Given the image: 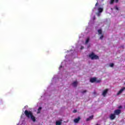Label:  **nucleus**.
Returning <instances> with one entry per match:
<instances>
[{"label":"nucleus","mask_w":125,"mask_h":125,"mask_svg":"<svg viewBox=\"0 0 125 125\" xmlns=\"http://www.w3.org/2000/svg\"><path fill=\"white\" fill-rule=\"evenodd\" d=\"M97 2L95 4V7L92 10L93 13H92L91 18L92 20H91L89 22V24H92L93 22V20H95V16L93 15V12H95L96 14L99 17L101 15V13L103 12V8L101 7L100 6L98 5V0Z\"/></svg>","instance_id":"nucleus-1"},{"label":"nucleus","mask_w":125,"mask_h":125,"mask_svg":"<svg viewBox=\"0 0 125 125\" xmlns=\"http://www.w3.org/2000/svg\"><path fill=\"white\" fill-rule=\"evenodd\" d=\"M24 114L25 115V116H26V117H27V118H29L30 119H31L32 121H33V122H36V118H35V117L34 116H33V114H32V112L31 111H29L27 110H26L24 112Z\"/></svg>","instance_id":"nucleus-2"},{"label":"nucleus","mask_w":125,"mask_h":125,"mask_svg":"<svg viewBox=\"0 0 125 125\" xmlns=\"http://www.w3.org/2000/svg\"><path fill=\"white\" fill-rule=\"evenodd\" d=\"M89 57L91 59V60L99 59V57L96 55H95L93 52H92L89 54Z\"/></svg>","instance_id":"nucleus-3"},{"label":"nucleus","mask_w":125,"mask_h":125,"mask_svg":"<svg viewBox=\"0 0 125 125\" xmlns=\"http://www.w3.org/2000/svg\"><path fill=\"white\" fill-rule=\"evenodd\" d=\"M71 63V61H69L68 62L64 61L62 62L60 67L59 70H62L63 68H64V65L65 66H67V64H70Z\"/></svg>","instance_id":"nucleus-4"},{"label":"nucleus","mask_w":125,"mask_h":125,"mask_svg":"<svg viewBox=\"0 0 125 125\" xmlns=\"http://www.w3.org/2000/svg\"><path fill=\"white\" fill-rule=\"evenodd\" d=\"M23 116H24V114H22L21 117V120L20 121L19 124L17 125H27L26 124V122H25V120L23 119Z\"/></svg>","instance_id":"nucleus-5"},{"label":"nucleus","mask_w":125,"mask_h":125,"mask_svg":"<svg viewBox=\"0 0 125 125\" xmlns=\"http://www.w3.org/2000/svg\"><path fill=\"white\" fill-rule=\"evenodd\" d=\"M108 91H109V89H106L103 91L102 95L104 96V97L106 96V94L108 93Z\"/></svg>","instance_id":"nucleus-6"},{"label":"nucleus","mask_w":125,"mask_h":125,"mask_svg":"<svg viewBox=\"0 0 125 125\" xmlns=\"http://www.w3.org/2000/svg\"><path fill=\"white\" fill-rule=\"evenodd\" d=\"M109 118L110 120H115V119H116V115L115 114V113L111 114L109 116Z\"/></svg>","instance_id":"nucleus-7"},{"label":"nucleus","mask_w":125,"mask_h":125,"mask_svg":"<svg viewBox=\"0 0 125 125\" xmlns=\"http://www.w3.org/2000/svg\"><path fill=\"white\" fill-rule=\"evenodd\" d=\"M121 112V110L120 109L115 110L114 112V114L117 115H120Z\"/></svg>","instance_id":"nucleus-8"},{"label":"nucleus","mask_w":125,"mask_h":125,"mask_svg":"<svg viewBox=\"0 0 125 125\" xmlns=\"http://www.w3.org/2000/svg\"><path fill=\"white\" fill-rule=\"evenodd\" d=\"M57 81H59L58 78H56V76H54V78H53L52 82L53 83H56Z\"/></svg>","instance_id":"nucleus-9"},{"label":"nucleus","mask_w":125,"mask_h":125,"mask_svg":"<svg viewBox=\"0 0 125 125\" xmlns=\"http://www.w3.org/2000/svg\"><path fill=\"white\" fill-rule=\"evenodd\" d=\"M125 87L122 88L117 94V95H120L121 93H123V92L125 90Z\"/></svg>","instance_id":"nucleus-10"},{"label":"nucleus","mask_w":125,"mask_h":125,"mask_svg":"<svg viewBox=\"0 0 125 125\" xmlns=\"http://www.w3.org/2000/svg\"><path fill=\"white\" fill-rule=\"evenodd\" d=\"M80 120H81V117H78L77 118L74 119V122L75 124H77L80 122Z\"/></svg>","instance_id":"nucleus-11"},{"label":"nucleus","mask_w":125,"mask_h":125,"mask_svg":"<svg viewBox=\"0 0 125 125\" xmlns=\"http://www.w3.org/2000/svg\"><path fill=\"white\" fill-rule=\"evenodd\" d=\"M72 85L74 87H77V85H78V82L74 81L73 83H72Z\"/></svg>","instance_id":"nucleus-12"},{"label":"nucleus","mask_w":125,"mask_h":125,"mask_svg":"<svg viewBox=\"0 0 125 125\" xmlns=\"http://www.w3.org/2000/svg\"><path fill=\"white\" fill-rule=\"evenodd\" d=\"M119 2V0H110V4H113V3H114V2Z\"/></svg>","instance_id":"nucleus-13"},{"label":"nucleus","mask_w":125,"mask_h":125,"mask_svg":"<svg viewBox=\"0 0 125 125\" xmlns=\"http://www.w3.org/2000/svg\"><path fill=\"white\" fill-rule=\"evenodd\" d=\"M90 82L91 83H95V82H96V78H91L90 80Z\"/></svg>","instance_id":"nucleus-14"},{"label":"nucleus","mask_w":125,"mask_h":125,"mask_svg":"<svg viewBox=\"0 0 125 125\" xmlns=\"http://www.w3.org/2000/svg\"><path fill=\"white\" fill-rule=\"evenodd\" d=\"M92 119H93V115H92L91 116H90L89 118L86 119V121L87 122H88V121H91V120H92Z\"/></svg>","instance_id":"nucleus-15"},{"label":"nucleus","mask_w":125,"mask_h":125,"mask_svg":"<svg viewBox=\"0 0 125 125\" xmlns=\"http://www.w3.org/2000/svg\"><path fill=\"white\" fill-rule=\"evenodd\" d=\"M89 42V37H87L86 39L85 44H87Z\"/></svg>","instance_id":"nucleus-16"},{"label":"nucleus","mask_w":125,"mask_h":125,"mask_svg":"<svg viewBox=\"0 0 125 125\" xmlns=\"http://www.w3.org/2000/svg\"><path fill=\"white\" fill-rule=\"evenodd\" d=\"M41 110H42V107H40L37 110V114H40L41 113Z\"/></svg>","instance_id":"nucleus-17"},{"label":"nucleus","mask_w":125,"mask_h":125,"mask_svg":"<svg viewBox=\"0 0 125 125\" xmlns=\"http://www.w3.org/2000/svg\"><path fill=\"white\" fill-rule=\"evenodd\" d=\"M61 124H62V123H61L60 121H56V125H61Z\"/></svg>","instance_id":"nucleus-18"},{"label":"nucleus","mask_w":125,"mask_h":125,"mask_svg":"<svg viewBox=\"0 0 125 125\" xmlns=\"http://www.w3.org/2000/svg\"><path fill=\"white\" fill-rule=\"evenodd\" d=\"M98 33L99 35H101L102 34V30L99 29L98 30Z\"/></svg>","instance_id":"nucleus-19"},{"label":"nucleus","mask_w":125,"mask_h":125,"mask_svg":"<svg viewBox=\"0 0 125 125\" xmlns=\"http://www.w3.org/2000/svg\"><path fill=\"white\" fill-rule=\"evenodd\" d=\"M86 92H87V90H86L81 91V93H82V94H84V93H86Z\"/></svg>","instance_id":"nucleus-20"},{"label":"nucleus","mask_w":125,"mask_h":125,"mask_svg":"<svg viewBox=\"0 0 125 125\" xmlns=\"http://www.w3.org/2000/svg\"><path fill=\"white\" fill-rule=\"evenodd\" d=\"M109 67H111V68H113L114 67V63H110Z\"/></svg>","instance_id":"nucleus-21"},{"label":"nucleus","mask_w":125,"mask_h":125,"mask_svg":"<svg viewBox=\"0 0 125 125\" xmlns=\"http://www.w3.org/2000/svg\"><path fill=\"white\" fill-rule=\"evenodd\" d=\"M104 37V36L103 35H102L100 37V40H103V38Z\"/></svg>","instance_id":"nucleus-22"},{"label":"nucleus","mask_w":125,"mask_h":125,"mask_svg":"<svg viewBox=\"0 0 125 125\" xmlns=\"http://www.w3.org/2000/svg\"><path fill=\"white\" fill-rule=\"evenodd\" d=\"M115 8L116 10H119V8H118V6H115Z\"/></svg>","instance_id":"nucleus-23"},{"label":"nucleus","mask_w":125,"mask_h":125,"mask_svg":"<svg viewBox=\"0 0 125 125\" xmlns=\"http://www.w3.org/2000/svg\"><path fill=\"white\" fill-rule=\"evenodd\" d=\"M122 108H123V107L122 106V105H120L118 107L119 109H122Z\"/></svg>","instance_id":"nucleus-24"},{"label":"nucleus","mask_w":125,"mask_h":125,"mask_svg":"<svg viewBox=\"0 0 125 125\" xmlns=\"http://www.w3.org/2000/svg\"><path fill=\"white\" fill-rule=\"evenodd\" d=\"M73 113H77V110H76V109L74 110Z\"/></svg>","instance_id":"nucleus-25"},{"label":"nucleus","mask_w":125,"mask_h":125,"mask_svg":"<svg viewBox=\"0 0 125 125\" xmlns=\"http://www.w3.org/2000/svg\"><path fill=\"white\" fill-rule=\"evenodd\" d=\"M81 49H83V46H82L81 47Z\"/></svg>","instance_id":"nucleus-26"},{"label":"nucleus","mask_w":125,"mask_h":125,"mask_svg":"<svg viewBox=\"0 0 125 125\" xmlns=\"http://www.w3.org/2000/svg\"><path fill=\"white\" fill-rule=\"evenodd\" d=\"M97 83H100V81H97Z\"/></svg>","instance_id":"nucleus-27"},{"label":"nucleus","mask_w":125,"mask_h":125,"mask_svg":"<svg viewBox=\"0 0 125 125\" xmlns=\"http://www.w3.org/2000/svg\"><path fill=\"white\" fill-rule=\"evenodd\" d=\"M67 56H65V58H67Z\"/></svg>","instance_id":"nucleus-28"},{"label":"nucleus","mask_w":125,"mask_h":125,"mask_svg":"<svg viewBox=\"0 0 125 125\" xmlns=\"http://www.w3.org/2000/svg\"><path fill=\"white\" fill-rule=\"evenodd\" d=\"M94 94H95V92H94V93H93Z\"/></svg>","instance_id":"nucleus-29"},{"label":"nucleus","mask_w":125,"mask_h":125,"mask_svg":"<svg viewBox=\"0 0 125 125\" xmlns=\"http://www.w3.org/2000/svg\"><path fill=\"white\" fill-rule=\"evenodd\" d=\"M96 125H99V124H96Z\"/></svg>","instance_id":"nucleus-30"},{"label":"nucleus","mask_w":125,"mask_h":125,"mask_svg":"<svg viewBox=\"0 0 125 125\" xmlns=\"http://www.w3.org/2000/svg\"><path fill=\"white\" fill-rule=\"evenodd\" d=\"M124 84H125V83Z\"/></svg>","instance_id":"nucleus-31"}]
</instances>
